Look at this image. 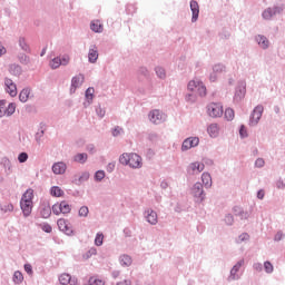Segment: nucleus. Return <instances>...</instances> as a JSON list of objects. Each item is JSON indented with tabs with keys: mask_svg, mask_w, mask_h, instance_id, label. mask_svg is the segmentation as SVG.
Returning a JSON list of instances; mask_svg holds the SVG:
<instances>
[{
	"mask_svg": "<svg viewBox=\"0 0 285 285\" xmlns=\"http://www.w3.org/2000/svg\"><path fill=\"white\" fill-rule=\"evenodd\" d=\"M119 163L122 165V166H129L130 164V154H122L120 157H119Z\"/></svg>",
	"mask_w": 285,
	"mask_h": 285,
	"instance_id": "obj_42",
	"label": "nucleus"
},
{
	"mask_svg": "<svg viewBox=\"0 0 285 285\" xmlns=\"http://www.w3.org/2000/svg\"><path fill=\"white\" fill-rule=\"evenodd\" d=\"M244 258L238 261L234 266L233 268L230 269V273H229V277H228V282H233V281H237L239 279V275H237V273H239V268H242V266H244Z\"/></svg>",
	"mask_w": 285,
	"mask_h": 285,
	"instance_id": "obj_11",
	"label": "nucleus"
},
{
	"mask_svg": "<svg viewBox=\"0 0 285 285\" xmlns=\"http://www.w3.org/2000/svg\"><path fill=\"white\" fill-rule=\"evenodd\" d=\"M58 228L61 230V233H65V235H68L69 237L75 235V230L72 229V225H70V222H68L65 218H59L58 222Z\"/></svg>",
	"mask_w": 285,
	"mask_h": 285,
	"instance_id": "obj_8",
	"label": "nucleus"
},
{
	"mask_svg": "<svg viewBox=\"0 0 285 285\" xmlns=\"http://www.w3.org/2000/svg\"><path fill=\"white\" fill-rule=\"evenodd\" d=\"M255 41L256 43L263 49V50H268L269 46H271V41L268 40V38H266V36L264 35H257L255 36Z\"/></svg>",
	"mask_w": 285,
	"mask_h": 285,
	"instance_id": "obj_14",
	"label": "nucleus"
},
{
	"mask_svg": "<svg viewBox=\"0 0 285 285\" xmlns=\"http://www.w3.org/2000/svg\"><path fill=\"white\" fill-rule=\"evenodd\" d=\"M224 222L226 226H233V224H235V217L233 216V214H227L224 218Z\"/></svg>",
	"mask_w": 285,
	"mask_h": 285,
	"instance_id": "obj_48",
	"label": "nucleus"
},
{
	"mask_svg": "<svg viewBox=\"0 0 285 285\" xmlns=\"http://www.w3.org/2000/svg\"><path fill=\"white\" fill-rule=\"evenodd\" d=\"M264 166H266V161L264 160V158H257L255 160V167L256 168H264Z\"/></svg>",
	"mask_w": 285,
	"mask_h": 285,
	"instance_id": "obj_61",
	"label": "nucleus"
},
{
	"mask_svg": "<svg viewBox=\"0 0 285 285\" xmlns=\"http://www.w3.org/2000/svg\"><path fill=\"white\" fill-rule=\"evenodd\" d=\"M207 112L209 117H222L224 115V106H222V102H210L207 106Z\"/></svg>",
	"mask_w": 285,
	"mask_h": 285,
	"instance_id": "obj_5",
	"label": "nucleus"
},
{
	"mask_svg": "<svg viewBox=\"0 0 285 285\" xmlns=\"http://www.w3.org/2000/svg\"><path fill=\"white\" fill-rule=\"evenodd\" d=\"M17 110V104L10 102L8 107L4 109V116L12 117V114Z\"/></svg>",
	"mask_w": 285,
	"mask_h": 285,
	"instance_id": "obj_38",
	"label": "nucleus"
},
{
	"mask_svg": "<svg viewBox=\"0 0 285 285\" xmlns=\"http://www.w3.org/2000/svg\"><path fill=\"white\" fill-rule=\"evenodd\" d=\"M90 30H92V32L101 33L104 32V24H101V21L99 20H92L90 22Z\"/></svg>",
	"mask_w": 285,
	"mask_h": 285,
	"instance_id": "obj_28",
	"label": "nucleus"
},
{
	"mask_svg": "<svg viewBox=\"0 0 285 285\" xmlns=\"http://www.w3.org/2000/svg\"><path fill=\"white\" fill-rule=\"evenodd\" d=\"M18 46L23 52H27V55L32 53V49L30 48V45H28V41H26V37H19Z\"/></svg>",
	"mask_w": 285,
	"mask_h": 285,
	"instance_id": "obj_23",
	"label": "nucleus"
},
{
	"mask_svg": "<svg viewBox=\"0 0 285 285\" xmlns=\"http://www.w3.org/2000/svg\"><path fill=\"white\" fill-rule=\"evenodd\" d=\"M90 179V173L82 171L81 175H75L72 178V184L76 186H81L85 181H88Z\"/></svg>",
	"mask_w": 285,
	"mask_h": 285,
	"instance_id": "obj_13",
	"label": "nucleus"
},
{
	"mask_svg": "<svg viewBox=\"0 0 285 285\" xmlns=\"http://www.w3.org/2000/svg\"><path fill=\"white\" fill-rule=\"evenodd\" d=\"M73 161L77 164H86L88 161V154L81 153L73 156Z\"/></svg>",
	"mask_w": 285,
	"mask_h": 285,
	"instance_id": "obj_32",
	"label": "nucleus"
},
{
	"mask_svg": "<svg viewBox=\"0 0 285 285\" xmlns=\"http://www.w3.org/2000/svg\"><path fill=\"white\" fill-rule=\"evenodd\" d=\"M32 199H35V190L32 188H29L23 193L20 202H29V204H32Z\"/></svg>",
	"mask_w": 285,
	"mask_h": 285,
	"instance_id": "obj_27",
	"label": "nucleus"
},
{
	"mask_svg": "<svg viewBox=\"0 0 285 285\" xmlns=\"http://www.w3.org/2000/svg\"><path fill=\"white\" fill-rule=\"evenodd\" d=\"M226 71V66L224 63H216L213 66V72H216V75H222V72Z\"/></svg>",
	"mask_w": 285,
	"mask_h": 285,
	"instance_id": "obj_40",
	"label": "nucleus"
},
{
	"mask_svg": "<svg viewBox=\"0 0 285 285\" xmlns=\"http://www.w3.org/2000/svg\"><path fill=\"white\" fill-rule=\"evenodd\" d=\"M239 137L240 139H246V137H248V130H246V126L244 125L239 128Z\"/></svg>",
	"mask_w": 285,
	"mask_h": 285,
	"instance_id": "obj_58",
	"label": "nucleus"
},
{
	"mask_svg": "<svg viewBox=\"0 0 285 285\" xmlns=\"http://www.w3.org/2000/svg\"><path fill=\"white\" fill-rule=\"evenodd\" d=\"M24 271L27 272V275L32 277L35 275V271H32V265L31 264H24Z\"/></svg>",
	"mask_w": 285,
	"mask_h": 285,
	"instance_id": "obj_64",
	"label": "nucleus"
},
{
	"mask_svg": "<svg viewBox=\"0 0 285 285\" xmlns=\"http://www.w3.org/2000/svg\"><path fill=\"white\" fill-rule=\"evenodd\" d=\"M60 66H61L60 57H56L50 61V68H52V70H57V68H59Z\"/></svg>",
	"mask_w": 285,
	"mask_h": 285,
	"instance_id": "obj_45",
	"label": "nucleus"
},
{
	"mask_svg": "<svg viewBox=\"0 0 285 285\" xmlns=\"http://www.w3.org/2000/svg\"><path fill=\"white\" fill-rule=\"evenodd\" d=\"M197 170V161L190 163L187 167L188 175H195V171Z\"/></svg>",
	"mask_w": 285,
	"mask_h": 285,
	"instance_id": "obj_54",
	"label": "nucleus"
},
{
	"mask_svg": "<svg viewBox=\"0 0 285 285\" xmlns=\"http://www.w3.org/2000/svg\"><path fill=\"white\" fill-rule=\"evenodd\" d=\"M144 217L150 226H157L159 222V216L157 215V212H155L153 208H147L144 212Z\"/></svg>",
	"mask_w": 285,
	"mask_h": 285,
	"instance_id": "obj_9",
	"label": "nucleus"
},
{
	"mask_svg": "<svg viewBox=\"0 0 285 285\" xmlns=\"http://www.w3.org/2000/svg\"><path fill=\"white\" fill-rule=\"evenodd\" d=\"M202 81L199 80H190L187 85V89L190 91V92H197V88H199Z\"/></svg>",
	"mask_w": 285,
	"mask_h": 285,
	"instance_id": "obj_35",
	"label": "nucleus"
},
{
	"mask_svg": "<svg viewBox=\"0 0 285 285\" xmlns=\"http://www.w3.org/2000/svg\"><path fill=\"white\" fill-rule=\"evenodd\" d=\"M207 132L212 137H217V135H219V127L217 126V124H212L208 126Z\"/></svg>",
	"mask_w": 285,
	"mask_h": 285,
	"instance_id": "obj_33",
	"label": "nucleus"
},
{
	"mask_svg": "<svg viewBox=\"0 0 285 285\" xmlns=\"http://www.w3.org/2000/svg\"><path fill=\"white\" fill-rule=\"evenodd\" d=\"M283 12H284V4L274 6L265 9L262 13V17L263 19H265V21H271L273 17H275L276 14H282Z\"/></svg>",
	"mask_w": 285,
	"mask_h": 285,
	"instance_id": "obj_2",
	"label": "nucleus"
},
{
	"mask_svg": "<svg viewBox=\"0 0 285 285\" xmlns=\"http://www.w3.org/2000/svg\"><path fill=\"white\" fill-rule=\"evenodd\" d=\"M190 195L194 197L195 204H203L206 202V191L204 190V184L195 183L190 188Z\"/></svg>",
	"mask_w": 285,
	"mask_h": 285,
	"instance_id": "obj_1",
	"label": "nucleus"
},
{
	"mask_svg": "<svg viewBox=\"0 0 285 285\" xmlns=\"http://www.w3.org/2000/svg\"><path fill=\"white\" fill-rule=\"evenodd\" d=\"M138 75L140 77H150V71L148 70L147 67H140L138 68Z\"/></svg>",
	"mask_w": 285,
	"mask_h": 285,
	"instance_id": "obj_52",
	"label": "nucleus"
},
{
	"mask_svg": "<svg viewBox=\"0 0 285 285\" xmlns=\"http://www.w3.org/2000/svg\"><path fill=\"white\" fill-rule=\"evenodd\" d=\"M97 59H99V50L97 49V45H92L89 48L88 61L89 63H97Z\"/></svg>",
	"mask_w": 285,
	"mask_h": 285,
	"instance_id": "obj_17",
	"label": "nucleus"
},
{
	"mask_svg": "<svg viewBox=\"0 0 285 285\" xmlns=\"http://www.w3.org/2000/svg\"><path fill=\"white\" fill-rule=\"evenodd\" d=\"M29 97H30V89H28V88L22 89L19 94V99L22 104H26V101H28Z\"/></svg>",
	"mask_w": 285,
	"mask_h": 285,
	"instance_id": "obj_36",
	"label": "nucleus"
},
{
	"mask_svg": "<svg viewBox=\"0 0 285 285\" xmlns=\"http://www.w3.org/2000/svg\"><path fill=\"white\" fill-rule=\"evenodd\" d=\"M190 11H191V23H196L199 19V2L190 1Z\"/></svg>",
	"mask_w": 285,
	"mask_h": 285,
	"instance_id": "obj_18",
	"label": "nucleus"
},
{
	"mask_svg": "<svg viewBox=\"0 0 285 285\" xmlns=\"http://www.w3.org/2000/svg\"><path fill=\"white\" fill-rule=\"evenodd\" d=\"M244 97H246V81L239 80L237 82V86L235 88V94H234L235 104H239V101H242Z\"/></svg>",
	"mask_w": 285,
	"mask_h": 285,
	"instance_id": "obj_4",
	"label": "nucleus"
},
{
	"mask_svg": "<svg viewBox=\"0 0 285 285\" xmlns=\"http://www.w3.org/2000/svg\"><path fill=\"white\" fill-rule=\"evenodd\" d=\"M50 195L52 197H63L65 193L63 189H61L59 186H52L50 188Z\"/></svg>",
	"mask_w": 285,
	"mask_h": 285,
	"instance_id": "obj_34",
	"label": "nucleus"
},
{
	"mask_svg": "<svg viewBox=\"0 0 285 285\" xmlns=\"http://www.w3.org/2000/svg\"><path fill=\"white\" fill-rule=\"evenodd\" d=\"M285 237V234L284 232L282 230H278L275 236H274V242H282Z\"/></svg>",
	"mask_w": 285,
	"mask_h": 285,
	"instance_id": "obj_62",
	"label": "nucleus"
},
{
	"mask_svg": "<svg viewBox=\"0 0 285 285\" xmlns=\"http://www.w3.org/2000/svg\"><path fill=\"white\" fill-rule=\"evenodd\" d=\"M202 181L205 188H213V177L208 173L202 174Z\"/></svg>",
	"mask_w": 285,
	"mask_h": 285,
	"instance_id": "obj_29",
	"label": "nucleus"
},
{
	"mask_svg": "<svg viewBox=\"0 0 285 285\" xmlns=\"http://www.w3.org/2000/svg\"><path fill=\"white\" fill-rule=\"evenodd\" d=\"M225 119L227 121H233L235 119V110H233V108H227L225 110Z\"/></svg>",
	"mask_w": 285,
	"mask_h": 285,
	"instance_id": "obj_41",
	"label": "nucleus"
},
{
	"mask_svg": "<svg viewBox=\"0 0 285 285\" xmlns=\"http://www.w3.org/2000/svg\"><path fill=\"white\" fill-rule=\"evenodd\" d=\"M2 213H12L14 210V205L7 204L1 207Z\"/></svg>",
	"mask_w": 285,
	"mask_h": 285,
	"instance_id": "obj_59",
	"label": "nucleus"
},
{
	"mask_svg": "<svg viewBox=\"0 0 285 285\" xmlns=\"http://www.w3.org/2000/svg\"><path fill=\"white\" fill-rule=\"evenodd\" d=\"M185 101H187V104H195V101H197V95H195V94H187L185 96Z\"/></svg>",
	"mask_w": 285,
	"mask_h": 285,
	"instance_id": "obj_53",
	"label": "nucleus"
},
{
	"mask_svg": "<svg viewBox=\"0 0 285 285\" xmlns=\"http://www.w3.org/2000/svg\"><path fill=\"white\" fill-rule=\"evenodd\" d=\"M32 199H35V190L32 188H29L23 193L20 202H29V204H32Z\"/></svg>",
	"mask_w": 285,
	"mask_h": 285,
	"instance_id": "obj_26",
	"label": "nucleus"
},
{
	"mask_svg": "<svg viewBox=\"0 0 285 285\" xmlns=\"http://www.w3.org/2000/svg\"><path fill=\"white\" fill-rule=\"evenodd\" d=\"M105 177H106V171L98 170V171H96L94 179H95V181H102Z\"/></svg>",
	"mask_w": 285,
	"mask_h": 285,
	"instance_id": "obj_49",
	"label": "nucleus"
},
{
	"mask_svg": "<svg viewBox=\"0 0 285 285\" xmlns=\"http://www.w3.org/2000/svg\"><path fill=\"white\" fill-rule=\"evenodd\" d=\"M12 281L14 284L19 285V284H23V274L20 271H16L13 273V277Z\"/></svg>",
	"mask_w": 285,
	"mask_h": 285,
	"instance_id": "obj_39",
	"label": "nucleus"
},
{
	"mask_svg": "<svg viewBox=\"0 0 285 285\" xmlns=\"http://www.w3.org/2000/svg\"><path fill=\"white\" fill-rule=\"evenodd\" d=\"M71 210L72 206H70V204H68L66 200L52 205L53 215H69Z\"/></svg>",
	"mask_w": 285,
	"mask_h": 285,
	"instance_id": "obj_3",
	"label": "nucleus"
},
{
	"mask_svg": "<svg viewBox=\"0 0 285 285\" xmlns=\"http://www.w3.org/2000/svg\"><path fill=\"white\" fill-rule=\"evenodd\" d=\"M148 117H149V121L151 124H155L156 126H159V124H164V121L166 120V114H163L158 109H154L149 111Z\"/></svg>",
	"mask_w": 285,
	"mask_h": 285,
	"instance_id": "obj_7",
	"label": "nucleus"
},
{
	"mask_svg": "<svg viewBox=\"0 0 285 285\" xmlns=\"http://www.w3.org/2000/svg\"><path fill=\"white\" fill-rule=\"evenodd\" d=\"M119 262L120 266L128 267L132 265V257H130V255L128 254H125L119 257Z\"/></svg>",
	"mask_w": 285,
	"mask_h": 285,
	"instance_id": "obj_31",
	"label": "nucleus"
},
{
	"mask_svg": "<svg viewBox=\"0 0 285 285\" xmlns=\"http://www.w3.org/2000/svg\"><path fill=\"white\" fill-rule=\"evenodd\" d=\"M86 151L90 153V155H95V153H97V148L95 147V144H88L86 146Z\"/></svg>",
	"mask_w": 285,
	"mask_h": 285,
	"instance_id": "obj_63",
	"label": "nucleus"
},
{
	"mask_svg": "<svg viewBox=\"0 0 285 285\" xmlns=\"http://www.w3.org/2000/svg\"><path fill=\"white\" fill-rule=\"evenodd\" d=\"M96 115L97 117H99L100 119H104V117H106V109L101 108V105H98L96 107Z\"/></svg>",
	"mask_w": 285,
	"mask_h": 285,
	"instance_id": "obj_50",
	"label": "nucleus"
},
{
	"mask_svg": "<svg viewBox=\"0 0 285 285\" xmlns=\"http://www.w3.org/2000/svg\"><path fill=\"white\" fill-rule=\"evenodd\" d=\"M83 75H78L72 77L71 79V86H70V95H75L77 92V88L81 87V83H83Z\"/></svg>",
	"mask_w": 285,
	"mask_h": 285,
	"instance_id": "obj_12",
	"label": "nucleus"
},
{
	"mask_svg": "<svg viewBox=\"0 0 285 285\" xmlns=\"http://www.w3.org/2000/svg\"><path fill=\"white\" fill-rule=\"evenodd\" d=\"M85 97H86L87 102H83V107L88 108V106H90L92 104V99L95 98V88L89 87L85 91Z\"/></svg>",
	"mask_w": 285,
	"mask_h": 285,
	"instance_id": "obj_24",
	"label": "nucleus"
},
{
	"mask_svg": "<svg viewBox=\"0 0 285 285\" xmlns=\"http://www.w3.org/2000/svg\"><path fill=\"white\" fill-rule=\"evenodd\" d=\"M4 86H6V91L10 95V97H14L17 95V85L12 79L6 78L4 79Z\"/></svg>",
	"mask_w": 285,
	"mask_h": 285,
	"instance_id": "obj_15",
	"label": "nucleus"
},
{
	"mask_svg": "<svg viewBox=\"0 0 285 285\" xmlns=\"http://www.w3.org/2000/svg\"><path fill=\"white\" fill-rule=\"evenodd\" d=\"M70 277H71L70 274H62V275H60L59 276L60 284L68 285L69 282H70Z\"/></svg>",
	"mask_w": 285,
	"mask_h": 285,
	"instance_id": "obj_47",
	"label": "nucleus"
},
{
	"mask_svg": "<svg viewBox=\"0 0 285 285\" xmlns=\"http://www.w3.org/2000/svg\"><path fill=\"white\" fill-rule=\"evenodd\" d=\"M264 271L265 273H267V275L273 274V271H275V267L273 266V263H271V261H266L264 263Z\"/></svg>",
	"mask_w": 285,
	"mask_h": 285,
	"instance_id": "obj_44",
	"label": "nucleus"
},
{
	"mask_svg": "<svg viewBox=\"0 0 285 285\" xmlns=\"http://www.w3.org/2000/svg\"><path fill=\"white\" fill-rule=\"evenodd\" d=\"M96 246H101L104 244V234H97L95 238Z\"/></svg>",
	"mask_w": 285,
	"mask_h": 285,
	"instance_id": "obj_60",
	"label": "nucleus"
},
{
	"mask_svg": "<svg viewBox=\"0 0 285 285\" xmlns=\"http://www.w3.org/2000/svg\"><path fill=\"white\" fill-rule=\"evenodd\" d=\"M68 168V166L66 165V163L60 161V163H55L52 165V173L55 175H63L66 173V169Z\"/></svg>",
	"mask_w": 285,
	"mask_h": 285,
	"instance_id": "obj_22",
	"label": "nucleus"
},
{
	"mask_svg": "<svg viewBox=\"0 0 285 285\" xmlns=\"http://www.w3.org/2000/svg\"><path fill=\"white\" fill-rule=\"evenodd\" d=\"M18 161L19 164H26V161H28V153L26 151L20 153L18 156Z\"/></svg>",
	"mask_w": 285,
	"mask_h": 285,
	"instance_id": "obj_56",
	"label": "nucleus"
},
{
	"mask_svg": "<svg viewBox=\"0 0 285 285\" xmlns=\"http://www.w3.org/2000/svg\"><path fill=\"white\" fill-rule=\"evenodd\" d=\"M50 215H52V207H50V204H46V203L41 204L40 217H42V219H48Z\"/></svg>",
	"mask_w": 285,
	"mask_h": 285,
	"instance_id": "obj_20",
	"label": "nucleus"
},
{
	"mask_svg": "<svg viewBox=\"0 0 285 285\" xmlns=\"http://www.w3.org/2000/svg\"><path fill=\"white\" fill-rule=\"evenodd\" d=\"M155 72L158 77V79H166V69H164V67H156L155 68Z\"/></svg>",
	"mask_w": 285,
	"mask_h": 285,
	"instance_id": "obj_43",
	"label": "nucleus"
},
{
	"mask_svg": "<svg viewBox=\"0 0 285 285\" xmlns=\"http://www.w3.org/2000/svg\"><path fill=\"white\" fill-rule=\"evenodd\" d=\"M18 61L22 65V66H29L30 63V56L21 52L18 55Z\"/></svg>",
	"mask_w": 285,
	"mask_h": 285,
	"instance_id": "obj_37",
	"label": "nucleus"
},
{
	"mask_svg": "<svg viewBox=\"0 0 285 285\" xmlns=\"http://www.w3.org/2000/svg\"><path fill=\"white\" fill-rule=\"evenodd\" d=\"M32 207H33V203L20 202V208L22 210L23 217H30V215H32Z\"/></svg>",
	"mask_w": 285,
	"mask_h": 285,
	"instance_id": "obj_19",
	"label": "nucleus"
},
{
	"mask_svg": "<svg viewBox=\"0 0 285 285\" xmlns=\"http://www.w3.org/2000/svg\"><path fill=\"white\" fill-rule=\"evenodd\" d=\"M262 115H264V106H256L250 116H249V126H257L259 124V119H262Z\"/></svg>",
	"mask_w": 285,
	"mask_h": 285,
	"instance_id": "obj_6",
	"label": "nucleus"
},
{
	"mask_svg": "<svg viewBox=\"0 0 285 285\" xmlns=\"http://www.w3.org/2000/svg\"><path fill=\"white\" fill-rule=\"evenodd\" d=\"M0 166L4 168L6 175H12V163L9 157H2L0 160Z\"/></svg>",
	"mask_w": 285,
	"mask_h": 285,
	"instance_id": "obj_21",
	"label": "nucleus"
},
{
	"mask_svg": "<svg viewBox=\"0 0 285 285\" xmlns=\"http://www.w3.org/2000/svg\"><path fill=\"white\" fill-rule=\"evenodd\" d=\"M43 135H46V124L40 122V128L35 135V139L37 144H41V139H43Z\"/></svg>",
	"mask_w": 285,
	"mask_h": 285,
	"instance_id": "obj_30",
	"label": "nucleus"
},
{
	"mask_svg": "<svg viewBox=\"0 0 285 285\" xmlns=\"http://www.w3.org/2000/svg\"><path fill=\"white\" fill-rule=\"evenodd\" d=\"M197 146H199V138L198 137L186 138L183 141L181 151L186 153V150H190V148H195Z\"/></svg>",
	"mask_w": 285,
	"mask_h": 285,
	"instance_id": "obj_10",
	"label": "nucleus"
},
{
	"mask_svg": "<svg viewBox=\"0 0 285 285\" xmlns=\"http://www.w3.org/2000/svg\"><path fill=\"white\" fill-rule=\"evenodd\" d=\"M129 166L130 168H141V166H144V164L141 163V156H139L138 154H130Z\"/></svg>",
	"mask_w": 285,
	"mask_h": 285,
	"instance_id": "obj_16",
	"label": "nucleus"
},
{
	"mask_svg": "<svg viewBox=\"0 0 285 285\" xmlns=\"http://www.w3.org/2000/svg\"><path fill=\"white\" fill-rule=\"evenodd\" d=\"M196 92L199 97H206V86H204V82H200V86H198Z\"/></svg>",
	"mask_w": 285,
	"mask_h": 285,
	"instance_id": "obj_51",
	"label": "nucleus"
},
{
	"mask_svg": "<svg viewBox=\"0 0 285 285\" xmlns=\"http://www.w3.org/2000/svg\"><path fill=\"white\" fill-rule=\"evenodd\" d=\"M248 239H250V235H248V233H243L238 236L236 242L237 244H242V242H248Z\"/></svg>",
	"mask_w": 285,
	"mask_h": 285,
	"instance_id": "obj_55",
	"label": "nucleus"
},
{
	"mask_svg": "<svg viewBox=\"0 0 285 285\" xmlns=\"http://www.w3.org/2000/svg\"><path fill=\"white\" fill-rule=\"evenodd\" d=\"M89 213H90V209L88 208V206H81L78 210V216L88 217Z\"/></svg>",
	"mask_w": 285,
	"mask_h": 285,
	"instance_id": "obj_46",
	"label": "nucleus"
},
{
	"mask_svg": "<svg viewBox=\"0 0 285 285\" xmlns=\"http://www.w3.org/2000/svg\"><path fill=\"white\" fill-rule=\"evenodd\" d=\"M9 72L10 75H13V77H21L23 68L21 65L13 63L9 66Z\"/></svg>",
	"mask_w": 285,
	"mask_h": 285,
	"instance_id": "obj_25",
	"label": "nucleus"
},
{
	"mask_svg": "<svg viewBox=\"0 0 285 285\" xmlns=\"http://www.w3.org/2000/svg\"><path fill=\"white\" fill-rule=\"evenodd\" d=\"M89 284H91V285H106V282H104V279L90 277L89 278Z\"/></svg>",
	"mask_w": 285,
	"mask_h": 285,
	"instance_id": "obj_57",
	"label": "nucleus"
}]
</instances>
